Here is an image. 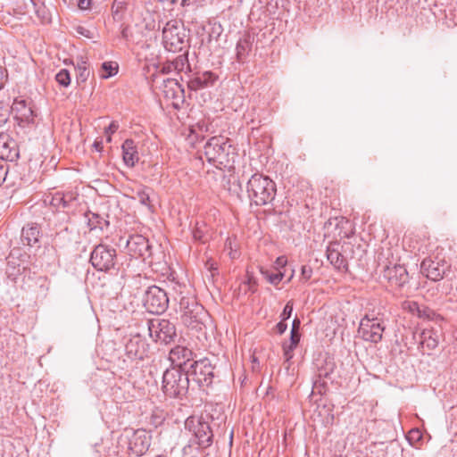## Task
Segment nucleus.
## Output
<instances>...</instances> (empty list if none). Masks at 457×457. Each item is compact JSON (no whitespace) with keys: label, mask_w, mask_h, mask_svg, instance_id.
<instances>
[{"label":"nucleus","mask_w":457,"mask_h":457,"mask_svg":"<svg viewBox=\"0 0 457 457\" xmlns=\"http://www.w3.org/2000/svg\"><path fill=\"white\" fill-rule=\"evenodd\" d=\"M246 192L252 204L258 206L270 204L276 196L275 182L261 173H254L248 179Z\"/></svg>","instance_id":"obj_1"},{"label":"nucleus","mask_w":457,"mask_h":457,"mask_svg":"<svg viewBox=\"0 0 457 457\" xmlns=\"http://www.w3.org/2000/svg\"><path fill=\"white\" fill-rule=\"evenodd\" d=\"M162 42L169 52L178 53L187 50L188 35L183 21L178 19L167 21L162 29Z\"/></svg>","instance_id":"obj_2"},{"label":"nucleus","mask_w":457,"mask_h":457,"mask_svg":"<svg viewBox=\"0 0 457 457\" xmlns=\"http://www.w3.org/2000/svg\"><path fill=\"white\" fill-rule=\"evenodd\" d=\"M189 377L186 369L172 367L167 369L162 376V391L170 398H181L189 387Z\"/></svg>","instance_id":"obj_3"},{"label":"nucleus","mask_w":457,"mask_h":457,"mask_svg":"<svg viewBox=\"0 0 457 457\" xmlns=\"http://www.w3.org/2000/svg\"><path fill=\"white\" fill-rule=\"evenodd\" d=\"M234 150L229 139L224 136L211 137L204 146L206 160L216 166H227L229 162V155Z\"/></svg>","instance_id":"obj_4"},{"label":"nucleus","mask_w":457,"mask_h":457,"mask_svg":"<svg viewBox=\"0 0 457 457\" xmlns=\"http://www.w3.org/2000/svg\"><path fill=\"white\" fill-rule=\"evenodd\" d=\"M186 372L189 382L195 383L198 387L210 386L214 378V367L207 358L194 361Z\"/></svg>","instance_id":"obj_5"},{"label":"nucleus","mask_w":457,"mask_h":457,"mask_svg":"<svg viewBox=\"0 0 457 457\" xmlns=\"http://www.w3.org/2000/svg\"><path fill=\"white\" fill-rule=\"evenodd\" d=\"M170 297L168 293L157 287L151 286L145 292L143 305L152 314H162L169 306Z\"/></svg>","instance_id":"obj_6"},{"label":"nucleus","mask_w":457,"mask_h":457,"mask_svg":"<svg viewBox=\"0 0 457 457\" xmlns=\"http://www.w3.org/2000/svg\"><path fill=\"white\" fill-rule=\"evenodd\" d=\"M385 325L382 319L366 314L360 321L358 336L364 341L378 344L382 340Z\"/></svg>","instance_id":"obj_7"},{"label":"nucleus","mask_w":457,"mask_h":457,"mask_svg":"<svg viewBox=\"0 0 457 457\" xmlns=\"http://www.w3.org/2000/svg\"><path fill=\"white\" fill-rule=\"evenodd\" d=\"M116 259L115 248L105 244L96 245L90 254L92 266L100 271H108L113 269L116 264Z\"/></svg>","instance_id":"obj_8"},{"label":"nucleus","mask_w":457,"mask_h":457,"mask_svg":"<svg viewBox=\"0 0 457 457\" xmlns=\"http://www.w3.org/2000/svg\"><path fill=\"white\" fill-rule=\"evenodd\" d=\"M149 336L154 342L168 345L177 337L176 327L168 320L153 319L147 321Z\"/></svg>","instance_id":"obj_9"},{"label":"nucleus","mask_w":457,"mask_h":457,"mask_svg":"<svg viewBox=\"0 0 457 457\" xmlns=\"http://www.w3.org/2000/svg\"><path fill=\"white\" fill-rule=\"evenodd\" d=\"M185 427L193 432L194 437L190 442L197 445L198 448L205 449L212 445L213 434L207 422L189 418L186 420Z\"/></svg>","instance_id":"obj_10"},{"label":"nucleus","mask_w":457,"mask_h":457,"mask_svg":"<svg viewBox=\"0 0 457 457\" xmlns=\"http://www.w3.org/2000/svg\"><path fill=\"white\" fill-rule=\"evenodd\" d=\"M171 298L175 302L179 303V312L181 314H187L188 312H193L195 309V304H199L195 299V297L191 294L188 287L178 282H174L171 284Z\"/></svg>","instance_id":"obj_11"},{"label":"nucleus","mask_w":457,"mask_h":457,"mask_svg":"<svg viewBox=\"0 0 457 457\" xmlns=\"http://www.w3.org/2000/svg\"><path fill=\"white\" fill-rule=\"evenodd\" d=\"M27 253H21L20 249H12L6 258L5 274L12 281H16L18 277L25 271L28 267Z\"/></svg>","instance_id":"obj_12"},{"label":"nucleus","mask_w":457,"mask_h":457,"mask_svg":"<svg viewBox=\"0 0 457 457\" xmlns=\"http://www.w3.org/2000/svg\"><path fill=\"white\" fill-rule=\"evenodd\" d=\"M420 271L428 279L433 281H439L450 271V264L444 259L426 258L420 264Z\"/></svg>","instance_id":"obj_13"},{"label":"nucleus","mask_w":457,"mask_h":457,"mask_svg":"<svg viewBox=\"0 0 457 457\" xmlns=\"http://www.w3.org/2000/svg\"><path fill=\"white\" fill-rule=\"evenodd\" d=\"M128 254L134 258H142L146 261L152 256V245L148 239L139 234L129 236L126 241Z\"/></svg>","instance_id":"obj_14"},{"label":"nucleus","mask_w":457,"mask_h":457,"mask_svg":"<svg viewBox=\"0 0 457 457\" xmlns=\"http://www.w3.org/2000/svg\"><path fill=\"white\" fill-rule=\"evenodd\" d=\"M151 445V436L145 429L135 430L129 439V451L136 455L142 456Z\"/></svg>","instance_id":"obj_15"},{"label":"nucleus","mask_w":457,"mask_h":457,"mask_svg":"<svg viewBox=\"0 0 457 457\" xmlns=\"http://www.w3.org/2000/svg\"><path fill=\"white\" fill-rule=\"evenodd\" d=\"M148 349V344L139 335L130 337L125 345V353L130 360H144Z\"/></svg>","instance_id":"obj_16"},{"label":"nucleus","mask_w":457,"mask_h":457,"mask_svg":"<svg viewBox=\"0 0 457 457\" xmlns=\"http://www.w3.org/2000/svg\"><path fill=\"white\" fill-rule=\"evenodd\" d=\"M78 195L74 192H55L46 196L45 202L48 201L50 205L56 210H70L75 204Z\"/></svg>","instance_id":"obj_17"},{"label":"nucleus","mask_w":457,"mask_h":457,"mask_svg":"<svg viewBox=\"0 0 457 457\" xmlns=\"http://www.w3.org/2000/svg\"><path fill=\"white\" fill-rule=\"evenodd\" d=\"M20 156L17 142L5 132H0V160L13 162Z\"/></svg>","instance_id":"obj_18"},{"label":"nucleus","mask_w":457,"mask_h":457,"mask_svg":"<svg viewBox=\"0 0 457 457\" xmlns=\"http://www.w3.org/2000/svg\"><path fill=\"white\" fill-rule=\"evenodd\" d=\"M349 244L340 245L338 242H330L327 247V258L329 262L337 270H347L348 263L346 258L342 254L340 248L344 250L348 248Z\"/></svg>","instance_id":"obj_19"},{"label":"nucleus","mask_w":457,"mask_h":457,"mask_svg":"<svg viewBox=\"0 0 457 457\" xmlns=\"http://www.w3.org/2000/svg\"><path fill=\"white\" fill-rule=\"evenodd\" d=\"M194 306L193 312L181 314V320L188 328L202 331L204 328V318L206 316V312L203 305L195 304Z\"/></svg>","instance_id":"obj_20"},{"label":"nucleus","mask_w":457,"mask_h":457,"mask_svg":"<svg viewBox=\"0 0 457 457\" xmlns=\"http://www.w3.org/2000/svg\"><path fill=\"white\" fill-rule=\"evenodd\" d=\"M384 278L388 280L391 286L403 287L409 281V274L404 266H387L384 270Z\"/></svg>","instance_id":"obj_21"},{"label":"nucleus","mask_w":457,"mask_h":457,"mask_svg":"<svg viewBox=\"0 0 457 457\" xmlns=\"http://www.w3.org/2000/svg\"><path fill=\"white\" fill-rule=\"evenodd\" d=\"M42 232L39 224L30 222L23 226L21 229V241L23 245L39 247Z\"/></svg>","instance_id":"obj_22"},{"label":"nucleus","mask_w":457,"mask_h":457,"mask_svg":"<svg viewBox=\"0 0 457 457\" xmlns=\"http://www.w3.org/2000/svg\"><path fill=\"white\" fill-rule=\"evenodd\" d=\"M194 352L183 345H176L169 353V359L175 368L186 369L187 363L193 360Z\"/></svg>","instance_id":"obj_23"},{"label":"nucleus","mask_w":457,"mask_h":457,"mask_svg":"<svg viewBox=\"0 0 457 457\" xmlns=\"http://www.w3.org/2000/svg\"><path fill=\"white\" fill-rule=\"evenodd\" d=\"M253 43L254 36L249 31H245L236 46V59L238 62H245L252 52Z\"/></svg>","instance_id":"obj_24"},{"label":"nucleus","mask_w":457,"mask_h":457,"mask_svg":"<svg viewBox=\"0 0 457 457\" xmlns=\"http://www.w3.org/2000/svg\"><path fill=\"white\" fill-rule=\"evenodd\" d=\"M317 374L314 380V386H325L327 380H332L331 375L333 374L336 364L332 360H324L321 363H317Z\"/></svg>","instance_id":"obj_25"},{"label":"nucleus","mask_w":457,"mask_h":457,"mask_svg":"<svg viewBox=\"0 0 457 457\" xmlns=\"http://www.w3.org/2000/svg\"><path fill=\"white\" fill-rule=\"evenodd\" d=\"M216 79L217 77L212 72L204 71L203 73H197L191 78L187 82V86L191 90L197 91L212 86Z\"/></svg>","instance_id":"obj_26"},{"label":"nucleus","mask_w":457,"mask_h":457,"mask_svg":"<svg viewBox=\"0 0 457 457\" xmlns=\"http://www.w3.org/2000/svg\"><path fill=\"white\" fill-rule=\"evenodd\" d=\"M121 150L124 163L129 168L134 167L139 161V154L134 140L126 139L121 145Z\"/></svg>","instance_id":"obj_27"},{"label":"nucleus","mask_w":457,"mask_h":457,"mask_svg":"<svg viewBox=\"0 0 457 457\" xmlns=\"http://www.w3.org/2000/svg\"><path fill=\"white\" fill-rule=\"evenodd\" d=\"M12 111L16 112L17 118L22 122L32 123L36 113L31 106H28L25 100H15L12 104Z\"/></svg>","instance_id":"obj_28"},{"label":"nucleus","mask_w":457,"mask_h":457,"mask_svg":"<svg viewBox=\"0 0 457 457\" xmlns=\"http://www.w3.org/2000/svg\"><path fill=\"white\" fill-rule=\"evenodd\" d=\"M162 92L167 98H181L183 97L184 89L176 79H162Z\"/></svg>","instance_id":"obj_29"},{"label":"nucleus","mask_w":457,"mask_h":457,"mask_svg":"<svg viewBox=\"0 0 457 457\" xmlns=\"http://www.w3.org/2000/svg\"><path fill=\"white\" fill-rule=\"evenodd\" d=\"M85 216L87 220V225L91 230L96 228L104 230L109 226V220L98 213L88 211L86 212Z\"/></svg>","instance_id":"obj_30"},{"label":"nucleus","mask_w":457,"mask_h":457,"mask_svg":"<svg viewBox=\"0 0 457 457\" xmlns=\"http://www.w3.org/2000/svg\"><path fill=\"white\" fill-rule=\"evenodd\" d=\"M128 0H114L112 4V18L115 22L124 20L127 12Z\"/></svg>","instance_id":"obj_31"},{"label":"nucleus","mask_w":457,"mask_h":457,"mask_svg":"<svg viewBox=\"0 0 457 457\" xmlns=\"http://www.w3.org/2000/svg\"><path fill=\"white\" fill-rule=\"evenodd\" d=\"M257 288V280L253 277L252 273H250L248 270L246 271V279L242 282V284L239 287L240 290H244L246 294L248 291L254 293Z\"/></svg>","instance_id":"obj_32"},{"label":"nucleus","mask_w":457,"mask_h":457,"mask_svg":"<svg viewBox=\"0 0 457 457\" xmlns=\"http://www.w3.org/2000/svg\"><path fill=\"white\" fill-rule=\"evenodd\" d=\"M260 272L263 277L272 285L277 286L283 279L284 274L282 272L271 273L263 267L260 268Z\"/></svg>","instance_id":"obj_33"},{"label":"nucleus","mask_w":457,"mask_h":457,"mask_svg":"<svg viewBox=\"0 0 457 457\" xmlns=\"http://www.w3.org/2000/svg\"><path fill=\"white\" fill-rule=\"evenodd\" d=\"M102 70L103 73L101 74V78L108 79L117 73L118 65L115 62H104L102 64Z\"/></svg>","instance_id":"obj_34"},{"label":"nucleus","mask_w":457,"mask_h":457,"mask_svg":"<svg viewBox=\"0 0 457 457\" xmlns=\"http://www.w3.org/2000/svg\"><path fill=\"white\" fill-rule=\"evenodd\" d=\"M417 316L420 319L433 320L438 318L440 315L437 314L434 310L430 309L429 307L421 304L417 313Z\"/></svg>","instance_id":"obj_35"},{"label":"nucleus","mask_w":457,"mask_h":457,"mask_svg":"<svg viewBox=\"0 0 457 457\" xmlns=\"http://www.w3.org/2000/svg\"><path fill=\"white\" fill-rule=\"evenodd\" d=\"M55 79L59 85L68 87L71 83V75L66 69H62L56 75Z\"/></svg>","instance_id":"obj_36"},{"label":"nucleus","mask_w":457,"mask_h":457,"mask_svg":"<svg viewBox=\"0 0 457 457\" xmlns=\"http://www.w3.org/2000/svg\"><path fill=\"white\" fill-rule=\"evenodd\" d=\"M137 198L141 204L147 206L149 209L152 208V205L150 204L149 193L147 192L146 188L144 187L138 190L137 192Z\"/></svg>","instance_id":"obj_37"},{"label":"nucleus","mask_w":457,"mask_h":457,"mask_svg":"<svg viewBox=\"0 0 457 457\" xmlns=\"http://www.w3.org/2000/svg\"><path fill=\"white\" fill-rule=\"evenodd\" d=\"M187 62V59L186 54L179 55L174 62L169 63V68H174V70L181 71Z\"/></svg>","instance_id":"obj_38"},{"label":"nucleus","mask_w":457,"mask_h":457,"mask_svg":"<svg viewBox=\"0 0 457 457\" xmlns=\"http://www.w3.org/2000/svg\"><path fill=\"white\" fill-rule=\"evenodd\" d=\"M296 345H291L290 343L285 342L283 343L282 348H283V354L286 359V361H290L294 356V350L295 349Z\"/></svg>","instance_id":"obj_39"},{"label":"nucleus","mask_w":457,"mask_h":457,"mask_svg":"<svg viewBox=\"0 0 457 457\" xmlns=\"http://www.w3.org/2000/svg\"><path fill=\"white\" fill-rule=\"evenodd\" d=\"M312 276V268L310 265H303L301 268V277L300 279L306 282Z\"/></svg>","instance_id":"obj_40"},{"label":"nucleus","mask_w":457,"mask_h":457,"mask_svg":"<svg viewBox=\"0 0 457 457\" xmlns=\"http://www.w3.org/2000/svg\"><path fill=\"white\" fill-rule=\"evenodd\" d=\"M193 237L195 241L204 243L207 240L205 233L202 227H196L193 230Z\"/></svg>","instance_id":"obj_41"},{"label":"nucleus","mask_w":457,"mask_h":457,"mask_svg":"<svg viewBox=\"0 0 457 457\" xmlns=\"http://www.w3.org/2000/svg\"><path fill=\"white\" fill-rule=\"evenodd\" d=\"M9 170V165L5 161L0 160V186L5 181Z\"/></svg>","instance_id":"obj_42"},{"label":"nucleus","mask_w":457,"mask_h":457,"mask_svg":"<svg viewBox=\"0 0 457 457\" xmlns=\"http://www.w3.org/2000/svg\"><path fill=\"white\" fill-rule=\"evenodd\" d=\"M421 304H419L417 302H406L404 303V308L408 309L412 314L417 315Z\"/></svg>","instance_id":"obj_43"},{"label":"nucleus","mask_w":457,"mask_h":457,"mask_svg":"<svg viewBox=\"0 0 457 457\" xmlns=\"http://www.w3.org/2000/svg\"><path fill=\"white\" fill-rule=\"evenodd\" d=\"M292 312H293V304L291 302H288L286 304V306L284 307V310L281 313L282 320H286L289 319L292 315Z\"/></svg>","instance_id":"obj_44"},{"label":"nucleus","mask_w":457,"mask_h":457,"mask_svg":"<svg viewBox=\"0 0 457 457\" xmlns=\"http://www.w3.org/2000/svg\"><path fill=\"white\" fill-rule=\"evenodd\" d=\"M290 344L291 345H298L299 341H300V333L299 331L296 329V328H292L291 330V333H290Z\"/></svg>","instance_id":"obj_45"},{"label":"nucleus","mask_w":457,"mask_h":457,"mask_svg":"<svg viewBox=\"0 0 457 457\" xmlns=\"http://www.w3.org/2000/svg\"><path fill=\"white\" fill-rule=\"evenodd\" d=\"M119 129V124L116 121H112L110 125L105 128L104 133L105 134H114Z\"/></svg>","instance_id":"obj_46"},{"label":"nucleus","mask_w":457,"mask_h":457,"mask_svg":"<svg viewBox=\"0 0 457 457\" xmlns=\"http://www.w3.org/2000/svg\"><path fill=\"white\" fill-rule=\"evenodd\" d=\"M79 79H80L82 81H85L89 74V71L87 70V68L85 66V62H83V66L82 65L79 66Z\"/></svg>","instance_id":"obj_47"},{"label":"nucleus","mask_w":457,"mask_h":457,"mask_svg":"<svg viewBox=\"0 0 457 457\" xmlns=\"http://www.w3.org/2000/svg\"><path fill=\"white\" fill-rule=\"evenodd\" d=\"M93 0H79L78 6L80 10H89Z\"/></svg>","instance_id":"obj_48"},{"label":"nucleus","mask_w":457,"mask_h":457,"mask_svg":"<svg viewBox=\"0 0 457 457\" xmlns=\"http://www.w3.org/2000/svg\"><path fill=\"white\" fill-rule=\"evenodd\" d=\"M204 0H181L182 6H189V5H202Z\"/></svg>","instance_id":"obj_49"},{"label":"nucleus","mask_w":457,"mask_h":457,"mask_svg":"<svg viewBox=\"0 0 457 457\" xmlns=\"http://www.w3.org/2000/svg\"><path fill=\"white\" fill-rule=\"evenodd\" d=\"M7 79L6 71L0 65V89H2Z\"/></svg>","instance_id":"obj_50"},{"label":"nucleus","mask_w":457,"mask_h":457,"mask_svg":"<svg viewBox=\"0 0 457 457\" xmlns=\"http://www.w3.org/2000/svg\"><path fill=\"white\" fill-rule=\"evenodd\" d=\"M77 32L86 37H88V38L92 37L91 31L82 26H79L77 28Z\"/></svg>","instance_id":"obj_51"},{"label":"nucleus","mask_w":457,"mask_h":457,"mask_svg":"<svg viewBox=\"0 0 457 457\" xmlns=\"http://www.w3.org/2000/svg\"><path fill=\"white\" fill-rule=\"evenodd\" d=\"M287 325L284 320H282L276 325V329L278 334H283L287 330Z\"/></svg>","instance_id":"obj_52"},{"label":"nucleus","mask_w":457,"mask_h":457,"mask_svg":"<svg viewBox=\"0 0 457 457\" xmlns=\"http://www.w3.org/2000/svg\"><path fill=\"white\" fill-rule=\"evenodd\" d=\"M36 12H37L38 17L41 18L43 22H45V21H46L48 20V18L46 15V7L45 6L39 7Z\"/></svg>","instance_id":"obj_53"},{"label":"nucleus","mask_w":457,"mask_h":457,"mask_svg":"<svg viewBox=\"0 0 457 457\" xmlns=\"http://www.w3.org/2000/svg\"><path fill=\"white\" fill-rule=\"evenodd\" d=\"M287 262V261L285 256H279L277 258L275 263L278 267H284V266H286Z\"/></svg>","instance_id":"obj_54"},{"label":"nucleus","mask_w":457,"mask_h":457,"mask_svg":"<svg viewBox=\"0 0 457 457\" xmlns=\"http://www.w3.org/2000/svg\"><path fill=\"white\" fill-rule=\"evenodd\" d=\"M205 266L211 271L218 270V267H217L216 263L213 261H212V260H208L206 262V263H205Z\"/></svg>","instance_id":"obj_55"},{"label":"nucleus","mask_w":457,"mask_h":457,"mask_svg":"<svg viewBox=\"0 0 457 457\" xmlns=\"http://www.w3.org/2000/svg\"><path fill=\"white\" fill-rule=\"evenodd\" d=\"M228 247H229L228 254H229L230 258L237 259L239 256V253L237 250L232 249L230 242L228 243Z\"/></svg>","instance_id":"obj_56"},{"label":"nucleus","mask_w":457,"mask_h":457,"mask_svg":"<svg viewBox=\"0 0 457 457\" xmlns=\"http://www.w3.org/2000/svg\"><path fill=\"white\" fill-rule=\"evenodd\" d=\"M120 35L124 39H127L129 37V26L121 25Z\"/></svg>","instance_id":"obj_57"},{"label":"nucleus","mask_w":457,"mask_h":457,"mask_svg":"<svg viewBox=\"0 0 457 457\" xmlns=\"http://www.w3.org/2000/svg\"><path fill=\"white\" fill-rule=\"evenodd\" d=\"M172 70H174V68H169V63L164 65L162 68V73H169Z\"/></svg>","instance_id":"obj_58"},{"label":"nucleus","mask_w":457,"mask_h":457,"mask_svg":"<svg viewBox=\"0 0 457 457\" xmlns=\"http://www.w3.org/2000/svg\"><path fill=\"white\" fill-rule=\"evenodd\" d=\"M94 147L100 152L102 150V142L95 141Z\"/></svg>","instance_id":"obj_59"},{"label":"nucleus","mask_w":457,"mask_h":457,"mask_svg":"<svg viewBox=\"0 0 457 457\" xmlns=\"http://www.w3.org/2000/svg\"><path fill=\"white\" fill-rule=\"evenodd\" d=\"M299 326H300V320L298 319H295L294 321H293V328H296L298 330Z\"/></svg>","instance_id":"obj_60"},{"label":"nucleus","mask_w":457,"mask_h":457,"mask_svg":"<svg viewBox=\"0 0 457 457\" xmlns=\"http://www.w3.org/2000/svg\"><path fill=\"white\" fill-rule=\"evenodd\" d=\"M411 0H396V2L402 5L407 4Z\"/></svg>","instance_id":"obj_61"},{"label":"nucleus","mask_w":457,"mask_h":457,"mask_svg":"<svg viewBox=\"0 0 457 457\" xmlns=\"http://www.w3.org/2000/svg\"><path fill=\"white\" fill-rule=\"evenodd\" d=\"M191 448H192V445H187V446H185V447H184L183 451H184V453H187V450H189V449H191Z\"/></svg>","instance_id":"obj_62"},{"label":"nucleus","mask_w":457,"mask_h":457,"mask_svg":"<svg viewBox=\"0 0 457 457\" xmlns=\"http://www.w3.org/2000/svg\"><path fill=\"white\" fill-rule=\"evenodd\" d=\"M429 346H432V347H435L436 345V343L435 340H433V342H430V344H428Z\"/></svg>","instance_id":"obj_63"},{"label":"nucleus","mask_w":457,"mask_h":457,"mask_svg":"<svg viewBox=\"0 0 457 457\" xmlns=\"http://www.w3.org/2000/svg\"><path fill=\"white\" fill-rule=\"evenodd\" d=\"M429 346H432V347H435L436 345V343L435 340H433V342H430V344H428Z\"/></svg>","instance_id":"obj_64"}]
</instances>
